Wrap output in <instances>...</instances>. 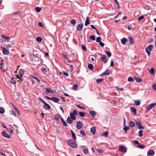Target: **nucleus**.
Segmentation results:
<instances>
[{
	"label": "nucleus",
	"instance_id": "nucleus-1",
	"mask_svg": "<svg viewBox=\"0 0 156 156\" xmlns=\"http://www.w3.org/2000/svg\"><path fill=\"white\" fill-rule=\"evenodd\" d=\"M68 144L69 145L73 148H76L77 147V144L72 139H68Z\"/></svg>",
	"mask_w": 156,
	"mask_h": 156
},
{
	"label": "nucleus",
	"instance_id": "nucleus-2",
	"mask_svg": "<svg viewBox=\"0 0 156 156\" xmlns=\"http://www.w3.org/2000/svg\"><path fill=\"white\" fill-rule=\"evenodd\" d=\"M153 46L152 45H149L147 48H145V51L147 52L148 56H149L150 55L151 52L153 50Z\"/></svg>",
	"mask_w": 156,
	"mask_h": 156
},
{
	"label": "nucleus",
	"instance_id": "nucleus-3",
	"mask_svg": "<svg viewBox=\"0 0 156 156\" xmlns=\"http://www.w3.org/2000/svg\"><path fill=\"white\" fill-rule=\"evenodd\" d=\"M45 97L48 100L53 101L54 102L56 103L58 102L59 101V99L58 98L55 97H52L51 98H50L47 96H45Z\"/></svg>",
	"mask_w": 156,
	"mask_h": 156
},
{
	"label": "nucleus",
	"instance_id": "nucleus-4",
	"mask_svg": "<svg viewBox=\"0 0 156 156\" xmlns=\"http://www.w3.org/2000/svg\"><path fill=\"white\" fill-rule=\"evenodd\" d=\"M19 75H17V78L19 79L20 80H21V81H23V80L20 78L23 76V75L24 74V71L23 70V69H20L19 72Z\"/></svg>",
	"mask_w": 156,
	"mask_h": 156
},
{
	"label": "nucleus",
	"instance_id": "nucleus-5",
	"mask_svg": "<svg viewBox=\"0 0 156 156\" xmlns=\"http://www.w3.org/2000/svg\"><path fill=\"white\" fill-rule=\"evenodd\" d=\"M129 44L128 45H132L134 44V40L133 38L130 37H129L128 38Z\"/></svg>",
	"mask_w": 156,
	"mask_h": 156
},
{
	"label": "nucleus",
	"instance_id": "nucleus-6",
	"mask_svg": "<svg viewBox=\"0 0 156 156\" xmlns=\"http://www.w3.org/2000/svg\"><path fill=\"white\" fill-rule=\"evenodd\" d=\"M83 124L81 121H78L76 124V127L78 129H81Z\"/></svg>",
	"mask_w": 156,
	"mask_h": 156
},
{
	"label": "nucleus",
	"instance_id": "nucleus-7",
	"mask_svg": "<svg viewBox=\"0 0 156 156\" xmlns=\"http://www.w3.org/2000/svg\"><path fill=\"white\" fill-rule=\"evenodd\" d=\"M78 114V112L75 109L73 112L70 113V118L72 119L73 117L74 116H75V115H76Z\"/></svg>",
	"mask_w": 156,
	"mask_h": 156
},
{
	"label": "nucleus",
	"instance_id": "nucleus-8",
	"mask_svg": "<svg viewBox=\"0 0 156 156\" xmlns=\"http://www.w3.org/2000/svg\"><path fill=\"white\" fill-rule=\"evenodd\" d=\"M156 105V103H153L147 107V111H149L151 110L152 108L154 107Z\"/></svg>",
	"mask_w": 156,
	"mask_h": 156
},
{
	"label": "nucleus",
	"instance_id": "nucleus-9",
	"mask_svg": "<svg viewBox=\"0 0 156 156\" xmlns=\"http://www.w3.org/2000/svg\"><path fill=\"white\" fill-rule=\"evenodd\" d=\"M136 126H137V128L140 129H143L144 127L142 126L141 122L139 121H136Z\"/></svg>",
	"mask_w": 156,
	"mask_h": 156
},
{
	"label": "nucleus",
	"instance_id": "nucleus-10",
	"mask_svg": "<svg viewBox=\"0 0 156 156\" xmlns=\"http://www.w3.org/2000/svg\"><path fill=\"white\" fill-rule=\"evenodd\" d=\"M119 150L120 151L124 153H126L127 151V148L123 146H120L119 147Z\"/></svg>",
	"mask_w": 156,
	"mask_h": 156
},
{
	"label": "nucleus",
	"instance_id": "nucleus-11",
	"mask_svg": "<svg viewBox=\"0 0 156 156\" xmlns=\"http://www.w3.org/2000/svg\"><path fill=\"white\" fill-rule=\"evenodd\" d=\"M100 59L105 63H106L107 62V60L106 59V55H102Z\"/></svg>",
	"mask_w": 156,
	"mask_h": 156
},
{
	"label": "nucleus",
	"instance_id": "nucleus-12",
	"mask_svg": "<svg viewBox=\"0 0 156 156\" xmlns=\"http://www.w3.org/2000/svg\"><path fill=\"white\" fill-rule=\"evenodd\" d=\"M2 48L3 49L2 51L4 54L5 55H8L9 54V51L7 49L3 47H2Z\"/></svg>",
	"mask_w": 156,
	"mask_h": 156
},
{
	"label": "nucleus",
	"instance_id": "nucleus-13",
	"mask_svg": "<svg viewBox=\"0 0 156 156\" xmlns=\"http://www.w3.org/2000/svg\"><path fill=\"white\" fill-rule=\"evenodd\" d=\"M1 37L3 39H2V41H5L6 40V41L9 42L10 40V38L9 37L5 36L3 35H1Z\"/></svg>",
	"mask_w": 156,
	"mask_h": 156
},
{
	"label": "nucleus",
	"instance_id": "nucleus-14",
	"mask_svg": "<svg viewBox=\"0 0 156 156\" xmlns=\"http://www.w3.org/2000/svg\"><path fill=\"white\" fill-rule=\"evenodd\" d=\"M83 27V23H81L79 24L76 27V30L78 31H80L82 29Z\"/></svg>",
	"mask_w": 156,
	"mask_h": 156
},
{
	"label": "nucleus",
	"instance_id": "nucleus-15",
	"mask_svg": "<svg viewBox=\"0 0 156 156\" xmlns=\"http://www.w3.org/2000/svg\"><path fill=\"white\" fill-rule=\"evenodd\" d=\"M110 70L109 69H107L105 70L104 72L101 74V76L104 75H108L110 74Z\"/></svg>",
	"mask_w": 156,
	"mask_h": 156
},
{
	"label": "nucleus",
	"instance_id": "nucleus-16",
	"mask_svg": "<svg viewBox=\"0 0 156 156\" xmlns=\"http://www.w3.org/2000/svg\"><path fill=\"white\" fill-rule=\"evenodd\" d=\"M2 134L3 136L6 138L9 139L10 138V136L7 133H6L5 131L2 132Z\"/></svg>",
	"mask_w": 156,
	"mask_h": 156
},
{
	"label": "nucleus",
	"instance_id": "nucleus-17",
	"mask_svg": "<svg viewBox=\"0 0 156 156\" xmlns=\"http://www.w3.org/2000/svg\"><path fill=\"white\" fill-rule=\"evenodd\" d=\"M44 105L43 106L44 108L47 110H50L51 109V107L49 104L46 102Z\"/></svg>",
	"mask_w": 156,
	"mask_h": 156
},
{
	"label": "nucleus",
	"instance_id": "nucleus-18",
	"mask_svg": "<svg viewBox=\"0 0 156 156\" xmlns=\"http://www.w3.org/2000/svg\"><path fill=\"white\" fill-rule=\"evenodd\" d=\"M147 154L148 155H153L154 154V152L152 150H150L148 151Z\"/></svg>",
	"mask_w": 156,
	"mask_h": 156
},
{
	"label": "nucleus",
	"instance_id": "nucleus-19",
	"mask_svg": "<svg viewBox=\"0 0 156 156\" xmlns=\"http://www.w3.org/2000/svg\"><path fill=\"white\" fill-rule=\"evenodd\" d=\"M90 132L92 134H94L95 133L96 131V127L93 126L90 129Z\"/></svg>",
	"mask_w": 156,
	"mask_h": 156
},
{
	"label": "nucleus",
	"instance_id": "nucleus-20",
	"mask_svg": "<svg viewBox=\"0 0 156 156\" xmlns=\"http://www.w3.org/2000/svg\"><path fill=\"white\" fill-rule=\"evenodd\" d=\"M130 110L132 113L134 115H135L136 113V110L133 107H131L130 108Z\"/></svg>",
	"mask_w": 156,
	"mask_h": 156
},
{
	"label": "nucleus",
	"instance_id": "nucleus-21",
	"mask_svg": "<svg viewBox=\"0 0 156 156\" xmlns=\"http://www.w3.org/2000/svg\"><path fill=\"white\" fill-rule=\"evenodd\" d=\"M70 131L73 140H76V137L75 133L72 130H70Z\"/></svg>",
	"mask_w": 156,
	"mask_h": 156
},
{
	"label": "nucleus",
	"instance_id": "nucleus-22",
	"mask_svg": "<svg viewBox=\"0 0 156 156\" xmlns=\"http://www.w3.org/2000/svg\"><path fill=\"white\" fill-rule=\"evenodd\" d=\"M67 123L71 124L73 123L72 120L69 117H68L67 119Z\"/></svg>",
	"mask_w": 156,
	"mask_h": 156
},
{
	"label": "nucleus",
	"instance_id": "nucleus-23",
	"mask_svg": "<svg viewBox=\"0 0 156 156\" xmlns=\"http://www.w3.org/2000/svg\"><path fill=\"white\" fill-rule=\"evenodd\" d=\"M127 41V39L126 38L124 37L122 38L121 40V42L122 44L123 45H125L126 44V42Z\"/></svg>",
	"mask_w": 156,
	"mask_h": 156
},
{
	"label": "nucleus",
	"instance_id": "nucleus-24",
	"mask_svg": "<svg viewBox=\"0 0 156 156\" xmlns=\"http://www.w3.org/2000/svg\"><path fill=\"white\" fill-rule=\"evenodd\" d=\"M45 90H46V92L48 93H52L54 92V90H53L48 88H46Z\"/></svg>",
	"mask_w": 156,
	"mask_h": 156
},
{
	"label": "nucleus",
	"instance_id": "nucleus-25",
	"mask_svg": "<svg viewBox=\"0 0 156 156\" xmlns=\"http://www.w3.org/2000/svg\"><path fill=\"white\" fill-rule=\"evenodd\" d=\"M90 115L94 117L96 115V113L94 111H90Z\"/></svg>",
	"mask_w": 156,
	"mask_h": 156
},
{
	"label": "nucleus",
	"instance_id": "nucleus-26",
	"mask_svg": "<svg viewBox=\"0 0 156 156\" xmlns=\"http://www.w3.org/2000/svg\"><path fill=\"white\" fill-rule=\"evenodd\" d=\"M14 109L18 115H20V112L18 109L14 105H13Z\"/></svg>",
	"mask_w": 156,
	"mask_h": 156
},
{
	"label": "nucleus",
	"instance_id": "nucleus-27",
	"mask_svg": "<svg viewBox=\"0 0 156 156\" xmlns=\"http://www.w3.org/2000/svg\"><path fill=\"white\" fill-rule=\"evenodd\" d=\"M134 78L136 81L138 82H140L142 81V79L140 78L136 77L135 76H134Z\"/></svg>",
	"mask_w": 156,
	"mask_h": 156
},
{
	"label": "nucleus",
	"instance_id": "nucleus-28",
	"mask_svg": "<svg viewBox=\"0 0 156 156\" xmlns=\"http://www.w3.org/2000/svg\"><path fill=\"white\" fill-rule=\"evenodd\" d=\"M60 115L59 114H56L55 116V118L57 121H58L60 119Z\"/></svg>",
	"mask_w": 156,
	"mask_h": 156
},
{
	"label": "nucleus",
	"instance_id": "nucleus-29",
	"mask_svg": "<svg viewBox=\"0 0 156 156\" xmlns=\"http://www.w3.org/2000/svg\"><path fill=\"white\" fill-rule=\"evenodd\" d=\"M90 23L89 22V18L88 17H87V18L85 23V26H87V25H88Z\"/></svg>",
	"mask_w": 156,
	"mask_h": 156
},
{
	"label": "nucleus",
	"instance_id": "nucleus-30",
	"mask_svg": "<svg viewBox=\"0 0 156 156\" xmlns=\"http://www.w3.org/2000/svg\"><path fill=\"white\" fill-rule=\"evenodd\" d=\"M61 120L62 122V123L63 124V125L65 126H67L68 125L66 124V122L64 120V119H63V118H61Z\"/></svg>",
	"mask_w": 156,
	"mask_h": 156
},
{
	"label": "nucleus",
	"instance_id": "nucleus-31",
	"mask_svg": "<svg viewBox=\"0 0 156 156\" xmlns=\"http://www.w3.org/2000/svg\"><path fill=\"white\" fill-rule=\"evenodd\" d=\"M79 115L80 117H84L85 116V114L82 112H79Z\"/></svg>",
	"mask_w": 156,
	"mask_h": 156
},
{
	"label": "nucleus",
	"instance_id": "nucleus-32",
	"mask_svg": "<svg viewBox=\"0 0 156 156\" xmlns=\"http://www.w3.org/2000/svg\"><path fill=\"white\" fill-rule=\"evenodd\" d=\"M129 125L131 127H133L135 126V123L132 121L129 122Z\"/></svg>",
	"mask_w": 156,
	"mask_h": 156
},
{
	"label": "nucleus",
	"instance_id": "nucleus-33",
	"mask_svg": "<svg viewBox=\"0 0 156 156\" xmlns=\"http://www.w3.org/2000/svg\"><path fill=\"white\" fill-rule=\"evenodd\" d=\"M135 104L136 105H139L140 103V101L139 100H135L134 101Z\"/></svg>",
	"mask_w": 156,
	"mask_h": 156
},
{
	"label": "nucleus",
	"instance_id": "nucleus-34",
	"mask_svg": "<svg viewBox=\"0 0 156 156\" xmlns=\"http://www.w3.org/2000/svg\"><path fill=\"white\" fill-rule=\"evenodd\" d=\"M5 112V109L4 108L2 107H0V113L3 114Z\"/></svg>",
	"mask_w": 156,
	"mask_h": 156
},
{
	"label": "nucleus",
	"instance_id": "nucleus-35",
	"mask_svg": "<svg viewBox=\"0 0 156 156\" xmlns=\"http://www.w3.org/2000/svg\"><path fill=\"white\" fill-rule=\"evenodd\" d=\"M88 68L90 70L94 68V66L91 64H89L88 65Z\"/></svg>",
	"mask_w": 156,
	"mask_h": 156
},
{
	"label": "nucleus",
	"instance_id": "nucleus-36",
	"mask_svg": "<svg viewBox=\"0 0 156 156\" xmlns=\"http://www.w3.org/2000/svg\"><path fill=\"white\" fill-rule=\"evenodd\" d=\"M83 151L84 153L86 154H88L89 153L88 148H83Z\"/></svg>",
	"mask_w": 156,
	"mask_h": 156
},
{
	"label": "nucleus",
	"instance_id": "nucleus-37",
	"mask_svg": "<svg viewBox=\"0 0 156 156\" xmlns=\"http://www.w3.org/2000/svg\"><path fill=\"white\" fill-rule=\"evenodd\" d=\"M35 9L36 11L38 12H40L41 10V8L38 7H36Z\"/></svg>",
	"mask_w": 156,
	"mask_h": 156
},
{
	"label": "nucleus",
	"instance_id": "nucleus-38",
	"mask_svg": "<svg viewBox=\"0 0 156 156\" xmlns=\"http://www.w3.org/2000/svg\"><path fill=\"white\" fill-rule=\"evenodd\" d=\"M105 52L107 54V55L108 56V57H110L111 56L112 54H111V52L110 51H106Z\"/></svg>",
	"mask_w": 156,
	"mask_h": 156
},
{
	"label": "nucleus",
	"instance_id": "nucleus-39",
	"mask_svg": "<svg viewBox=\"0 0 156 156\" xmlns=\"http://www.w3.org/2000/svg\"><path fill=\"white\" fill-rule=\"evenodd\" d=\"M143 131L142 130H140L138 133L139 136H141L143 135Z\"/></svg>",
	"mask_w": 156,
	"mask_h": 156
},
{
	"label": "nucleus",
	"instance_id": "nucleus-40",
	"mask_svg": "<svg viewBox=\"0 0 156 156\" xmlns=\"http://www.w3.org/2000/svg\"><path fill=\"white\" fill-rule=\"evenodd\" d=\"M11 82L13 84H15L16 83V81L14 80V78H11Z\"/></svg>",
	"mask_w": 156,
	"mask_h": 156
},
{
	"label": "nucleus",
	"instance_id": "nucleus-41",
	"mask_svg": "<svg viewBox=\"0 0 156 156\" xmlns=\"http://www.w3.org/2000/svg\"><path fill=\"white\" fill-rule=\"evenodd\" d=\"M81 48L82 49L85 51H87V48L85 46L84 44H83L81 45Z\"/></svg>",
	"mask_w": 156,
	"mask_h": 156
},
{
	"label": "nucleus",
	"instance_id": "nucleus-42",
	"mask_svg": "<svg viewBox=\"0 0 156 156\" xmlns=\"http://www.w3.org/2000/svg\"><path fill=\"white\" fill-rule=\"evenodd\" d=\"M42 38L41 37H38L36 38V40L37 41L41 42L42 41Z\"/></svg>",
	"mask_w": 156,
	"mask_h": 156
},
{
	"label": "nucleus",
	"instance_id": "nucleus-43",
	"mask_svg": "<svg viewBox=\"0 0 156 156\" xmlns=\"http://www.w3.org/2000/svg\"><path fill=\"white\" fill-rule=\"evenodd\" d=\"M114 0L115 2L116 3L117 5L118 8L119 9L120 8V7L119 4V3L118 1H117V0Z\"/></svg>",
	"mask_w": 156,
	"mask_h": 156
},
{
	"label": "nucleus",
	"instance_id": "nucleus-44",
	"mask_svg": "<svg viewBox=\"0 0 156 156\" xmlns=\"http://www.w3.org/2000/svg\"><path fill=\"white\" fill-rule=\"evenodd\" d=\"M129 126H125L123 128V129L126 131H127L129 129Z\"/></svg>",
	"mask_w": 156,
	"mask_h": 156
},
{
	"label": "nucleus",
	"instance_id": "nucleus-45",
	"mask_svg": "<svg viewBox=\"0 0 156 156\" xmlns=\"http://www.w3.org/2000/svg\"><path fill=\"white\" fill-rule=\"evenodd\" d=\"M128 81L129 82H133L134 81L133 78L131 77H129L128 78Z\"/></svg>",
	"mask_w": 156,
	"mask_h": 156
},
{
	"label": "nucleus",
	"instance_id": "nucleus-46",
	"mask_svg": "<svg viewBox=\"0 0 156 156\" xmlns=\"http://www.w3.org/2000/svg\"><path fill=\"white\" fill-rule=\"evenodd\" d=\"M80 133L81 134H82L85 136H86V133H85V132L83 130H81L80 132Z\"/></svg>",
	"mask_w": 156,
	"mask_h": 156
},
{
	"label": "nucleus",
	"instance_id": "nucleus-47",
	"mask_svg": "<svg viewBox=\"0 0 156 156\" xmlns=\"http://www.w3.org/2000/svg\"><path fill=\"white\" fill-rule=\"evenodd\" d=\"M104 80V79H98L97 80L96 82H97V83H98L101 82L103 80Z\"/></svg>",
	"mask_w": 156,
	"mask_h": 156
},
{
	"label": "nucleus",
	"instance_id": "nucleus-48",
	"mask_svg": "<svg viewBox=\"0 0 156 156\" xmlns=\"http://www.w3.org/2000/svg\"><path fill=\"white\" fill-rule=\"evenodd\" d=\"M137 147L138 148L143 149L144 147L145 146L144 145H139L137 146Z\"/></svg>",
	"mask_w": 156,
	"mask_h": 156
},
{
	"label": "nucleus",
	"instance_id": "nucleus-49",
	"mask_svg": "<svg viewBox=\"0 0 156 156\" xmlns=\"http://www.w3.org/2000/svg\"><path fill=\"white\" fill-rule=\"evenodd\" d=\"M101 38L100 37H97V39L96 40V41L97 42H101Z\"/></svg>",
	"mask_w": 156,
	"mask_h": 156
},
{
	"label": "nucleus",
	"instance_id": "nucleus-50",
	"mask_svg": "<svg viewBox=\"0 0 156 156\" xmlns=\"http://www.w3.org/2000/svg\"><path fill=\"white\" fill-rule=\"evenodd\" d=\"M108 131H106L102 135L105 137H107L108 135Z\"/></svg>",
	"mask_w": 156,
	"mask_h": 156
},
{
	"label": "nucleus",
	"instance_id": "nucleus-51",
	"mask_svg": "<svg viewBox=\"0 0 156 156\" xmlns=\"http://www.w3.org/2000/svg\"><path fill=\"white\" fill-rule=\"evenodd\" d=\"M90 38L93 41H94L95 40V37L94 35H91L90 37Z\"/></svg>",
	"mask_w": 156,
	"mask_h": 156
},
{
	"label": "nucleus",
	"instance_id": "nucleus-52",
	"mask_svg": "<svg viewBox=\"0 0 156 156\" xmlns=\"http://www.w3.org/2000/svg\"><path fill=\"white\" fill-rule=\"evenodd\" d=\"M76 20L75 19L72 20L70 22V23L73 25H75L76 24Z\"/></svg>",
	"mask_w": 156,
	"mask_h": 156
},
{
	"label": "nucleus",
	"instance_id": "nucleus-53",
	"mask_svg": "<svg viewBox=\"0 0 156 156\" xmlns=\"http://www.w3.org/2000/svg\"><path fill=\"white\" fill-rule=\"evenodd\" d=\"M78 86L76 84H75L73 86V89L74 90H76L77 89Z\"/></svg>",
	"mask_w": 156,
	"mask_h": 156
},
{
	"label": "nucleus",
	"instance_id": "nucleus-54",
	"mask_svg": "<svg viewBox=\"0 0 156 156\" xmlns=\"http://www.w3.org/2000/svg\"><path fill=\"white\" fill-rule=\"evenodd\" d=\"M31 76L32 77L34 78V79H35L36 80H37V82H40V80H39V79L36 77H35L34 76H33V75H32Z\"/></svg>",
	"mask_w": 156,
	"mask_h": 156
},
{
	"label": "nucleus",
	"instance_id": "nucleus-55",
	"mask_svg": "<svg viewBox=\"0 0 156 156\" xmlns=\"http://www.w3.org/2000/svg\"><path fill=\"white\" fill-rule=\"evenodd\" d=\"M3 63L1 61H0V69L2 70L3 69Z\"/></svg>",
	"mask_w": 156,
	"mask_h": 156
},
{
	"label": "nucleus",
	"instance_id": "nucleus-56",
	"mask_svg": "<svg viewBox=\"0 0 156 156\" xmlns=\"http://www.w3.org/2000/svg\"><path fill=\"white\" fill-rule=\"evenodd\" d=\"M97 151L100 153H102L103 152V150L102 149H98L97 150Z\"/></svg>",
	"mask_w": 156,
	"mask_h": 156
},
{
	"label": "nucleus",
	"instance_id": "nucleus-57",
	"mask_svg": "<svg viewBox=\"0 0 156 156\" xmlns=\"http://www.w3.org/2000/svg\"><path fill=\"white\" fill-rule=\"evenodd\" d=\"M144 18V17L143 16H139L138 18V21H139L143 19Z\"/></svg>",
	"mask_w": 156,
	"mask_h": 156
},
{
	"label": "nucleus",
	"instance_id": "nucleus-58",
	"mask_svg": "<svg viewBox=\"0 0 156 156\" xmlns=\"http://www.w3.org/2000/svg\"><path fill=\"white\" fill-rule=\"evenodd\" d=\"M41 70L43 72H44L45 73H46V69L45 68H42L41 69Z\"/></svg>",
	"mask_w": 156,
	"mask_h": 156
},
{
	"label": "nucleus",
	"instance_id": "nucleus-59",
	"mask_svg": "<svg viewBox=\"0 0 156 156\" xmlns=\"http://www.w3.org/2000/svg\"><path fill=\"white\" fill-rule=\"evenodd\" d=\"M10 113L12 115H14L15 116H16V114L15 113V112L13 110H11V111Z\"/></svg>",
	"mask_w": 156,
	"mask_h": 156
},
{
	"label": "nucleus",
	"instance_id": "nucleus-60",
	"mask_svg": "<svg viewBox=\"0 0 156 156\" xmlns=\"http://www.w3.org/2000/svg\"><path fill=\"white\" fill-rule=\"evenodd\" d=\"M154 69L153 68H152L151 69L150 72L152 74H153L154 73Z\"/></svg>",
	"mask_w": 156,
	"mask_h": 156
},
{
	"label": "nucleus",
	"instance_id": "nucleus-61",
	"mask_svg": "<svg viewBox=\"0 0 156 156\" xmlns=\"http://www.w3.org/2000/svg\"><path fill=\"white\" fill-rule=\"evenodd\" d=\"M153 89L155 90H156V84H153L152 86Z\"/></svg>",
	"mask_w": 156,
	"mask_h": 156
},
{
	"label": "nucleus",
	"instance_id": "nucleus-62",
	"mask_svg": "<svg viewBox=\"0 0 156 156\" xmlns=\"http://www.w3.org/2000/svg\"><path fill=\"white\" fill-rule=\"evenodd\" d=\"M99 44H100V45H101L102 47H103L104 46L105 44H104L103 43V42H102L101 41V42H99Z\"/></svg>",
	"mask_w": 156,
	"mask_h": 156
},
{
	"label": "nucleus",
	"instance_id": "nucleus-63",
	"mask_svg": "<svg viewBox=\"0 0 156 156\" xmlns=\"http://www.w3.org/2000/svg\"><path fill=\"white\" fill-rule=\"evenodd\" d=\"M63 73V74L66 76H69L68 73L67 72H64Z\"/></svg>",
	"mask_w": 156,
	"mask_h": 156
},
{
	"label": "nucleus",
	"instance_id": "nucleus-64",
	"mask_svg": "<svg viewBox=\"0 0 156 156\" xmlns=\"http://www.w3.org/2000/svg\"><path fill=\"white\" fill-rule=\"evenodd\" d=\"M39 99L40 101H41L44 104L46 103V102L44 101L41 98H39Z\"/></svg>",
	"mask_w": 156,
	"mask_h": 156
}]
</instances>
